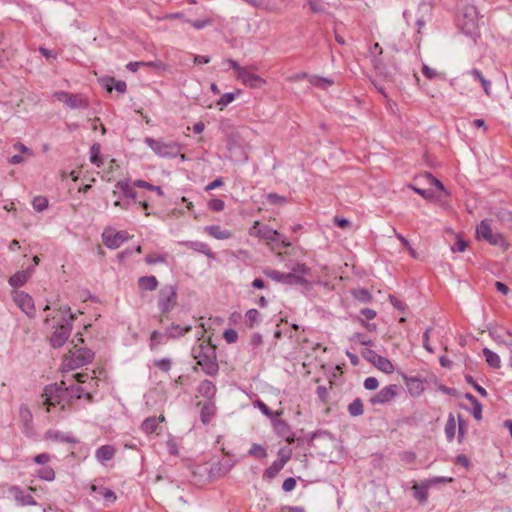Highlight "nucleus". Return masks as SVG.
<instances>
[{"label":"nucleus","instance_id":"52","mask_svg":"<svg viewBox=\"0 0 512 512\" xmlns=\"http://www.w3.org/2000/svg\"><path fill=\"white\" fill-rule=\"evenodd\" d=\"M90 161L97 166L102 164V160L100 158V145L97 143L93 144L91 147Z\"/></svg>","mask_w":512,"mask_h":512},{"label":"nucleus","instance_id":"5","mask_svg":"<svg viewBox=\"0 0 512 512\" xmlns=\"http://www.w3.org/2000/svg\"><path fill=\"white\" fill-rule=\"evenodd\" d=\"M144 142L156 155L163 158L176 157L181 150V146L176 142H162L150 137H147Z\"/></svg>","mask_w":512,"mask_h":512},{"label":"nucleus","instance_id":"30","mask_svg":"<svg viewBox=\"0 0 512 512\" xmlns=\"http://www.w3.org/2000/svg\"><path fill=\"white\" fill-rule=\"evenodd\" d=\"M482 352L489 366L495 369L500 368L501 360L498 354L488 348H484Z\"/></svg>","mask_w":512,"mask_h":512},{"label":"nucleus","instance_id":"18","mask_svg":"<svg viewBox=\"0 0 512 512\" xmlns=\"http://www.w3.org/2000/svg\"><path fill=\"white\" fill-rule=\"evenodd\" d=\"M415 182L421 184L422 186L423 185L435 186L437 189H439V190L445 192L446 194H448V192L446 191L443 183L440 180H438L437 178H435L429 172H425L424 174L419 175L418 177H416L415 178Z\"/></svg>","mask_w":512,"mask_h":512},{"label":"nucleus","instance_id":"1","mask_svg":"<svg viewBox=\"0 0 512 512\" xmlns=\"http://www.w3.org/2000/svg\"><path fill=\"white\" fill-rule=\"evenodd\" d=\"M478 22L477 8L470 3V0L462 1L459 9L458 24L463 33L475 38L478 35Z\"/></svg>","mask_w":512,"mask_h":512},{"label":"nucleus","instance_id":"19","mask_svg":"<svg viewBox=\"0 0 512 512\" xmlns=\"http://www.w3.org/2000/svg\"><path fill=\"white\" fill-rule=\"evenodd\" d=\"M198 405L201 406V411H200L201 421L203 422V424L206 425L211 421V419L215 415L216 406H215L214 402H212V401H206L204 403L199 402Z\"/></svg>","mask_w":512,"mask_h":512},{"label":"nucleus","instance_id":"53","mask_svg":"<svg viewBox=\"0 0 512 512\" xmlns=\"http://www.w3.org/2000/svg\"><path fill=\"white\" fill-rule=\"evenodd\" d=\"M186 23H189L192 27L197 30H201L209 25H211L212 21L209 18L205 19H197V20H185Z\"/></svg>","mask_w":512,"mask_h":512},{"label":"nucleus","instance_id":"7","mask_svg":"<svg viewBox=\"0 0 512 512\" xmlns=\"http://www.w3.org/2000/svg\"><path fill=\"white\" fill-rule=\"evenodd\" d=\"M53 97L56 100L63 102L70 109H86L89 107L88 99L81 94L57 91L53 94Z\"/></svg>","mask_w":512,"mask_h":512},{"label":"nucleus","instance_id":"64","mask_svg":"<svg viewBox=\"0 0 512 512\" xmlns=\"http://www.w3.org/2000/svg\"><path fill=\"white\" fill-rule=\"evenodd\" d=\"M379 382L375 377H367L364 380V387L367 390H375L378 388Z\"/></svg>","mask_w":512,"mask_h":512},{"label":"nucleus","instance_id":"39","mask_svg":"<svg viewBox=\"0 0 512 512\" xmlns=\"http://www.w3.org/2000/svg\"><path fill=\"white\" fill-rule=\"evenodd\" d=\"M19 416L23 424L28 427L33 419L32 413L29 407L25 404H22L19 408Z\"/></svg>","mask_w":512,"mask_h":512},{"label":"nucleus","instance_id":"20","mask_svg":"<svg viewBox=\"0 0 512 512\" xmlns=\"http://www.w3.org/2000/svg\"><path fill=\"white\" fill-rule=\"evenodd\" d=\"M31 270L32 268H28L27 270L16 272L9 278V284L14 288L22 287L29 279Z\"/></svg>","mask_w":512,"mask_h":512},{"label":"nucleus","instance_id":"28","mask_svg":"<svg viewBox=\"0 0 512 512\" xmlns=\"http://www.w3.org/2000/svg\"><path fill=\"white\" fill-rule=\"evenodd\" d=\"M90 491H91V494H96V495L104 498L108 502H114L117 499L115 493L112 490H110L106 487H103V486L91 485Z\"/></svg>","mask_w":512,"mask_h":512},{"label":"nucleus","instance_id":"45","mask_svg":"<svg viewBox=\"0 0 512 512\" xmlns=\"http://www.w3.org/2000/svg\"><path fill=\"white\" fill-rule=\"evenodd\" d=\"M259 312L256 309H250L245 314V321L249 327H253L259 322Z\"/></svg>","mask_w":512,"mask_h":512},{"label":"nucleus","instance_id":"37","mask_svg":"<svg viewBox=\"0 0 512 512\" xmlns=\"http://www.w3.org/2000/svg\"><path fill=\"white\" fill-rule=\"evenodd\" d=\"M116 188L120 189L121 192L124 194V196L135 199L136 198V191L133 189L132 186L128 183V181H118L116 183Z\"/></svg>","mask_w":512,"mask_h":512},{"label":"nucleus","instance_id":"16","mask_svg":"<svg viewBox=\"0 0 512 512\" xmlns=\"http://www.w3.org/2000/svg\"><path fill=\"white\" fill-rule=\"evenodd\" d=\"M236 77L245 86L250 88H260L265 83L264 79L252 73L247 67H245L244 70H241L240 73H237Z\"/></svg>","mask_w":512,"mask_h":512},{"label":"nucleus","instance_id":"34","mask_svg":"<svg viewBox=\"0 0 512 512\" xmlns=\"http://www.w3.org/2000/svg\"><path fill=\"white\" fill-rule=\"evenodd\" d=\"M157 428H158V419H157V417H148V418H146L143 421V423L141 425V429L146 434L156 433L157 432Z\"/></svg>","mask_w":512,"mask_h":512},{"label":"nucleus","instance_id":"12","mask_svg":"<svg viewBox=\"0 0 512 512\" xmlns=\"http://www.w3.org/2000/svg\"><path fill=\"white\" fill-rule=\"evenodd\" d=\"M8 493L13 497L16 504L18 506H36L37 502L33 498V496L29 493H26L20 486L18 485H10L7 488Z\"/></svg>","mask_w":512,"mask_h":512},{"label":"nucleus","instance_id":"36","mask_svg":"<svg viewBox=\"0 0 512 512\" xmlns=\"http://www.w3.org/2000/svg\"><path fill=\"white\" fill-rule=\"evenodd\" d=\"M471 74L480 81L483 90L487 96L491 95V82L488 81L483 74L480 72V70L474 68L471 70Z\"/></svg>","mask_w":512,"mask_h":512},{"label":"nucleus","instance_id":"46","mask_svg":"<svg viewBox=\"0 0 512 512\" xmlns=\"http://www.w3.org/2000/svg\"><path fill=\"white\" fill-rule=\"evenodd\" d=\"M32 205L36 211L42 212L48 207V200L44 196H36L32 201Z\"/></svg>","mask_w":512,"mask_h":512},{"label":"nucleus","instance_id":"23","mask_svg":"<svg viewBox=\"0 0 512 512\" xmlns=\"http://www.w3.org/2000/svg\"><path fill=\"white\" fill-rule=\"evenodd\" d=\"M490 335L498 344L512 347V334L508 330L491 331Z\"/></svg>","mask_w":512,"mask_h":512},{"label":"nucleus","instance_id":"32","mask_svg":"<svg viewBox=\"0 0 512 512\" xmlns=\"http://www.w3.org/2000/svg\"><path fill=\"white\" fill-rule=\"evenodd\" d=\"M407 387L410 394L413 396H419L424 390L422 381L417 378H410L407 381Z\"/></svg>","mask_w":512,"mask_h":512},{"label":"nucleus","instance_id":"4","mask_svg":"<svg viewBox=\"0 0 512 512\" xmlns=\"http://www.w3.org/2000/svg\"><path fill=\"white\" fill-rule=\"evenodd\" d=\"M178 287L176 285H164L158 292L157 304L161 314L171 312L177 305Z\"/></svg>","mask_w":512,"mask_h":512},{"label":"nucleus","instance_id":"50","mask_svg":"<svg viewBox=\"0 0 512 512\" xmlns=\"http://www.w3.org/2000/svg\"><path fill=\"white\" fill-rule=\"evenodd\" d=\"M310 83L314 86L326 88L328 86H331L334 82L331 79L318 77V76H312V77H310Z\"/></svg>","mask_w":512,"mask_h":512},{"label":"nucleus","instance_id":"24","mask_svg":"<svg viewBox=\"0 0 512 512\" xmlns=\"http://www.w3.org/2000/svg\"><path fill=\"white\" fill-rule=\"evenodd\" d=\"M181 244L185 245L186 247L194 250V251H197V252H200L210 258H213L214 257V254L213 252L211 251V249L209 248V246L204 243V242H200V241H185V242H182Z\"/></svg>","mask_w":512,"mask_h":512},{"label":"nucleus","instance_id":"25","mask_svg":"<svg viewBox=\"0 0 512 512\" xmlns=\"http://www.w3.org/2000/svg\"><path fill=\"white\" fill-rule=\"evenodd\" d=\"M430 487V482L424 481L421 484H414L412 489L414 491V497L420 502H426L428 498V489Z\"/></svg>","mask_w":512,"mask_h":512},{"label":"nucleus","instance_id":"31","mask_svg":"<svg viewBox=\"0 0 512 512\" xmlns=\"http://www.w3.org/2000/svg\"><path fill=\"white\" fill-rule=\"evenodd\" d=\"M285 466V460L274 461L264 472L263 477L273 479Z\"/></svg>","mask_w":512,"mask_h":512},{"label":"nucleus","instance_id":"27","mask_svg":"<svg viewBox=\"0 0 512 512\" xmlns=\"http://www.w3.org/2000/svg\"><path fill=\"white\" fill-rule=\"evenodd\" d=\"M158 284L159 282L155 276H142L138 279V286L142 291H154Z\"/></svg>","mask_w":512,"mask_h":512},{"label":"nucleus","instance_id":"57","mask_svg":"<svg viewBox=\"0 0 512 512\" xmlns=\"http://www.w3.org/2000/svg\"><path fill=\"white\" fill-rule=\"evenodd\" d=\"M235 99L234 93H225L221 96V98L218 101V105L220 106V109L222 110L224 107H226L228 104H230Z\"/></svg>","mask_w":512,"mask_h":512},{"label":"nucleus","instance_id":"47","mask_svg":"<svg viewBox=\"0 0 512 512\" xmlns=\"http://www.w3.org/2000/svg\"><path fill=\"white\" fill-rule=\"evenodd\" d=\"M37 475L40 479L52 481L55 478V472L51 467H42L38 470Z\"/></svg>","mask_w":512,"mask_h":512},{"label":"nucleus","instance_id":"13","mask_svg":"<svg viewBox=\"0 0 512 512\" xmlns=\"http://www.w3.org/2000/svg\"><path fill=\"white\" fill-rule=\"evenodd\" d=\"M72 330V325L70 321H66L65 323L59 325L50 338V344L53 348L62 347L65 342L68 340Z\"/></svg>","mask_w":512,"mask_h":512},{"label":"nucleus","instance_id":"11","mask_svg":"<svg viewBox=\"0 0 512 512\" xmlns=\"http://www.w3.org/2000/svg\"><path fill=\"white\" fill-rule=\"evenodd\" d=\"M13 300L16 305L29 317L35 316V306L32 297L24 291H15Z\"/></svg>","mask_w":512,"mask_h":512},{"label":"nucleus","instance_id":"2","mask_svg":"<svg viewBox=\"0 0 512 512\" xmlns=\"http://www.w3.org/2000/svg\"><path fill=\"white\" fill-rule=\"evenodd\" d=\"M194 358L206 374L213 376L218 373L219 366L216 360L215 348L213 346H204L203 344H200Z\"/></svg>","mask_w":512,"mask_h":512},{"label":"nucleus","instance_id":"40","mask_svg":"<svg viewBox=\"0 0 512 512\" xmlns=\"http://www.w3.org/2000/svg\"><path fill=\"white\" fill-rule=\"evenodd\" d=\"M48 436L57 441L66 442V443H76L77 440L71 434H65L61 432H48Z\"/></svg>","mask_w":512,"mask_h":512},{"label":"nucleus","instance_id":"58","mask_svg":"<svg viewBox=\"0 0 512 512\" xmlns=\"http://www.w3.org/2000/svg\"><path fill=\"white\" fill-rule=\"evenodd\" d=\"M267 201L269 204L277 205V204H283L287 200L284 196L278 195L276 193H269L267 195Z\"/></svg>","mask_w":512,"mask_h":512},{"label":"nucleus","instance_id":"33","mask_svg":"<svg viewBox=\"0 0 512 512\" xmlns=\"http://www.w3.org/2000/svg\"><path fill=\"white\" fill-rule=\"evenodd\" d=\"M374 366L387 374H391L394 371V365L392 364V362L388 358L383 356L377 358V361L374 364Z\"/></svg>","mask_w":512,"mask_h":512},{"label":"nucleus","instance_id":"54","mask_svg":"<svg viewBox=\"0 0 512 512\" xmlns=\"http://www.w3.org/2000/svg\"><path fill=\"white\" fill-rule=\"evenodd\" d=\"M355 299L360 302L367 303L371 300V294L367 289H357L353 292Z\"/></svg>","mask_w":512,"mask_h":512},{"label":"nucleus","instance_id":"59","mask_svg":"<svg viewBox=\"0 0 512 512\" xmlns=\"http://www.w3.org/2000/svg\"><path fill=\"white\" fill-rule=\"evenodd\" d=\"M208 206L211 210L219 212L224 209L225 203L219 198H214L209 202Z\"/></svg>","mask_w":512,"mask_h":512},{"label":"nucleus","instance_id":"51","mask_svg":"<svg viewBox=\"0 0 512 512\" xmlns=\"http://www.w3.org/2000/svg\"><path fill=\"white\" fill-rule=\"evenodd\" d=\"M249 455L255 456L258 458H265L267 456V452L263 446L260 444H252L251 448L248 451Z\"/></svg>","mask_w":512,"mask_h":512},{"label":"nucleus","instance_id":"43","mask_svg":"<svg viewBox=\"0 0 512 512\" xmlns=\"http://www.w3.org/2000/svg\"><path fill=\"white\" fill-rule=\"evenodd\" d=\"M166 337V333H161L158 330H154L150 336V347L154 349L156 346L164 343V338Z\"/></svg>","mask_w":512,"mask_h":512},{"label":"nucleus","instance_id":"22","mask_svg":"<svg viewBox=\"0 0 512 512\" xmlns=\"http://www.w3.org/2000/svg\"><path fill=\"white\" fill-rule=\"evenodd\" d=\"M216 386L210 380H204L199 384L198 393L207 398L208 401H212L214 396L216 395Z\"/></svg>","mask_w":512,"mask_h":512},{"label":"nucleus","instance_id":"42","mask_svg":"<svg viewBox=\"0 0 512 512\" xmlns=\"http://www.w3.org/2000/svg\"><path fill=\"white\" fill-rule=\"evenodd\" d=\"M311 269L305 263H295L291 267V273H294L297 277H304L310 274Z\"/></svg>","mask_w":512,"mask_h":512},{"label":"nucleus","instance_id":"21","mask_svg":"<svg viewBox=\"0 0 512 512\" xmlns=\"http://www.w3.org/2000/svg\"><path fill=\"white\" fill-rule=\"evenodd\" d=\"M116 453V449L112 445H102L96 452L95 457L100 463L111 460Z\"/></svg>","mask_w":512,"mask_h":512},{"label":"nucleus","instance_id":"60","mask_svg":"<svg viewBox=\"0 0 512 512\" xmlns=\"http://www.w3.org/2000/svg\"><path fill=\"white\" fill-rule=\"evenodd\" d=\"M308 5L314 13H322L325 10L324 5L320 0H308Z\"/></svg>","mask_w":512,"mask_h":512},{"label":"nucleus","instance_id":"55","mask_svg":"<svg viewBox=\"0 0 512 512\" xmlns=\"http://www.w3.org/2000/svg\"><path fill=\"white\" fill-rule=\"evenodd\" d=\"M284 0H260L262 7L269 11H278Z\"/></svg>","mask_w":512,"mask_h":512},{"label":"nucleus","instance_id":"9","mask_svg":"<svg viewBox=\"0 0 512 512\" xmlns=\"http://www.w3.org/2000/svg\"><path fill=\"white\" fill-rule=\"evenodd\" d=\"M94 353L87 348H79L66 357L65 366L71 370L82 367L93 360Z\"/></svg>","mask_w":512,"mask_h":512},{"label":"nucleus","instance_id":"26","mask_svg":"<svg viewBox=\"0 0 512 512\" xmlns=\"http://www.w3.org/2000/svg\"><path fill=\"white\" fill-rule=\"evenodd\" d=\"M191 331V326H180L178 324H172L171 326L167 327L165 333L166 337L176 339L181 336H184L186 333Z\"/></svg>","mask_w":512,"mask_h":512},{"label":"nucleus","instance_id":"35","mask_svg":"<svg viewBox=\"0 0 512 512\" xmlns=\"http://www.w3.org/2000/svg\"><path fill=\"white\" fill-rule=\"evenodd\" d=\"M105 87L109 92L115 89L119 93H124L127 89V85L124 81H116L114 78L107 79Z\"/></svg>","mask_w":512,"mask_h":512},{"label":"nucleus","instance_id":"56","mask_svg":"<svg viewBox=\"0 0 512 512\" xmlns=\"http://www.w3.org/2000/svg\"><path fill=\"white\" fill-rule=\"evenodd\" d=\"M374 67L380 76H383L385 79L392 78V73L390 71H386L384 65L380 62V60H374Z\"/></svg>","mask_w":512,"mask_h":512},{"label":"nucleus","instance_id":"41","mask_svg":"<svg viewBox=\"0 0 512 512\" xmlns=\"http://www.w3.org/2000/svg\"><path fill=\"white\" fill-rule=\"evenodd\" d=\"M455 430H456V422H455L454 416L452 414H449L448 420L445 425V434L449 441H451L454 438Z\"/></svg>","mask_w":512,"mask_h":512},{"label":"nucleus","instance_id":"48","mask_svg":"<svg viewBox=\"0 0 512 512\" xmlns=\"http://www.w3.org/2000/svg\"><path fill=\"white\" fill-rule=\"evenodd\" d=\"M255 405L260 409V411L269 417L270 419H274V417H279L281 412H272L269 407L262 401L257 400Z\"/></svg>","mask_w":512,"mask_h":512},{"label":"nucleus","instance_id":"15","mask_svg":"<svg viewBox=\"0 0 512 512\" xmlns=\"http://www.w3.org/2000/svg\"><path fill=\"white\" fill-rule=\"evenodd\" d=\"M397 394L398 386L391 384L382 388L377 394L371 397L370 403L372 405L389 403L397 396Z\"/></svg>","mask_w":512,"mask_h":512},{"label":"nucleus","instance_id":"3","mask_svg":"<svg viewBox=\"0 0 512 512\" xmlns=\"http://www.w3.org/2000/svg\"><path fill=\"white\" fill-rule=\"evenodd\" d=\"M476 237L479 240L487 241L493 246L501 247L503 250H507L509 246L501 233H493L491 220L489 219L482 220L476 227Z\"/></svg>","mask_w":512,"mask_h":512},{"label":"nucleus","instance_id":"63","mask_svg":"<svg viewBox=\"0 0 512 512\" xmlns=\"http://www.w3.org/2000/svg\"><path fill=\"white\" fill-rule=\"evenodd\" d=\"M154 365L157 368H159L160 370L167 372L171 368V360L168 359V358H163V359H160V360H156L154 362Z\"/></svg>","mask_w":512,"mask_h":512},{"label":"nucleus","instance_id":"17","mask_svg":"<svg viewBox=\"0 0 512 512\" xmlns=\"http://www.w3.org/2000/svg\"><path fill=\"white\" fill-rule=\"evenodd\" d=\"M272 421H273L274 431L280 437L285 438V440L288 443H293L294 437L291 433L290 426L288 425V423L282 419H279V417H274V419H272Z\"/></svg>","mask_w":512,"mask_h":512},{"label":"nucleus","instance_id":"6","mask_svg":"<svg viewBox=\"0 0 512 512\" xmlns=\"http://www.w3.org/2000/svg\"><path fill=\"white\" fill-rule=\"evenodd\" d=\"M65 382H61V385L50 384L44 388L42 397L44 398L43 404L47 406V412L50 411L51 407L60 404L61 401L66 397Z\"/></svg>","mask_w":512,"mask_h":512},{"label":"nucleus","instance_id":"62","mask_svg":"<svg viewBox=\"0 0 512 512\" xmlns=\"http://www.w3.org/2000/svg\"><path fill=\"white\" fill-rule=\"evenodd\" d=\"M363 357L373 365L376 363L377 358L380 357L374 350L366 349L362 352Z\"/></svg>","mask_w":512,"mask_h":512},{"label":"nucleus","instance_id":"14","mask_svg":"<svg viewBox=\"0 0 512 512\" xmlns=\"http://www.w3.org/2000/svg\"><path fill=\"white\" fill-rule=\"evenodd\" d=\"M249 234L269 241H279L281 236L277 230L261 225L258 221L250 228Z\"/></svg>","mask_w":512,"mask_h":512},{"label":"nucleus","instance_id":"29","mask_svg":"<svg viewBox=\"0 0 512 512\" xmlns=\"http://www.w3.org/2000/svg\"><path fill=\"white\" fill-rule=\"evenodd\" d=\"M205 231L215 239L223 240L228 239L231 236V233L227 230L221 229L218 225H211L205 227Z\"/></svg>","mask_w":512,"mask_h":512},{"label":"nucleus","instance_id":"38","mask_svg":"<svg viewBox=\"0 0 512 512\" xmlns=\"http://www.w3.org/2000/svg\"><path fill=\"white\" fill-rule=\"evenodd\" d=\"M348 412L351 416L357 417L363 414V403L361 399L356 398L352 403L348 405Z\"/></svg>","mask_w":512,"mask_h":512},{"label":"nucleus","instance_id":"61","mask_svg":"<svg viewBox=\"0 0 512 512\" xmlns=\"http://www.w3.org/2000/svg\"><path fill=\"white\" fill-rule=\"evenodd\" d=\"M223 337L227 343L231 344L237 341L238 333L234 329H227L224 331Z\"/></svg>","mask_w":512,"mask_h":512},{"label":"nucleus","instance_id":"8","mask_svg":"<svg viewBox=\"0 0 512 512\" xmlns=\"http://www.w3.org/2000/svg\"><path fill=\"white\" fill-rule=\"evenodd\" d=\"M264 274L275 282L283 283L286 285H308L309 281L304 277H297L294 273H282L273 269H266Z\"/></svg>","mask_w":512,"mask_h":512},{"label":"nucleus","instance_id":"49","mask_svg":"<svg viewBox=\"0 0 512 512\" xmlns=\"http://www.w3.org/2000/svg\"><path fill=\"white\" fill-rule=\"evenodd\" d=\"M134 186L155 191L160 196L163 195V190H162V188L160 186H154V185H152V184H150V183H148V182H146L144 180H136L134 182Z\"/></svg>","mask_w":512,"mask_h":512},{"label":"nucleus","instance_id":"10","mask_svg":"<svg viewBox=\"0 0 512 512\" xmlns=\"http://www.w3.org/2000/svg\"><path fill=\"white\" fill-rule=\"evenodd\" d=\"M129 234L127 231L122 230L118 232H113L112 230H105L102 234V240L104 245L109 249H117L124 242L129 239Z\"/></svg>","mask_w":512,"mask_h":512},{"label":"nucleus","instance_id":"44","mask_svg":"<svg viewBox=\"0 0 512 512\" xmlns=\"http://www.w3.org/2000/svg\"><path fill=\"white\" fill-rule=\"evenodd\" d=\"M66 396H69L71 399H80L83 394V388L78 385H71L69 387H65Z\"/></svg>","mask_w":512,"mask_h":512}]
</instances>
